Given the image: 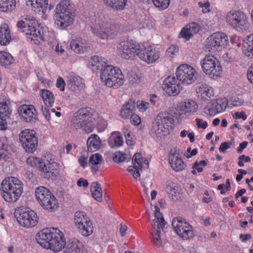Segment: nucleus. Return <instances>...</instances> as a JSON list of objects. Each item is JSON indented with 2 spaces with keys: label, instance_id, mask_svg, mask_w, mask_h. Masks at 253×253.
I'll use <instances>...</instances> for the list:
<instances>
[{
  "label": "nucleus",
  "instance_id": "1",
  "mask_svg": "<svg viewBox=\"0 0 253 253\" xmlns=\"http://www.w3.org/2000/svg\"><path fill=\"white\" fill-rule=\"evenodd\" d=\"M37 242L43 248L59 252L65 247V238L57 228H45L40 231L36 236Z\"/></svg>",
  "mask_w": 253,
  "mask_h": 253
},
{
  "label": "nucleus",
  "instance_id": "2",
  "mask_svg": "<svg viewBox=\"0 0 253 253\" xmlns=\"http://www.w3.org/2000/svg\"><path fill=\"white\" fill-rule=\"evenodd\" d=\"M75 8L73 3L68 0L60 1L56 7L54 15L55 22L62 29L72 24L75 16Z\"/></svg>",
  "mask_w": 253,
  "mask_h": 253
},
{
  "label": "nucleus",
  "instance_id": "3",
  "mask_svg": "<svg viewBox=\"0 0 253 253\" xmlns=\"http://www.w3.org/2000/svg\"><path fill=\"white\" fill-rule=\"evenodd\" d=\"M1 195L8 203L16 202L23 192V184L16 177L5 178L1 183Z\"/></svg>",
  "mask_w": 253,
  "mask_h": 253
},
{
  "label": "nucleus",
  "instance_id": "4",
  "mask_svg": "<svg viewBox=\"0 0 253 253\" xmlns=\"http://www.w3.org/2000/svg\"><path fill=\"white\" fill-rule=\"evenodd\" d=\"M26 22L21 20L17 22V27L22 32H26L27 38L38 44L44 41L43 33H41L40 26L33 17L27 16Z\"/></svg>",
  "mask_w": 253,
  "mask_h": 253
},
{
  "label": "nucleus",
  "instance_id": "5",
  "mask_svg": "<svg viewBox=\"0 0 253 253\" xmlns=\"http://www.w3.org/2000/svg\"><path fill=\"white\" fill-rule=\"evenodd\" d=\"M100 79L106 86L117 88L124 84V76L119 68L108 65L101 69Z\"/></svg>",
  "mask_w": 253,
  "mask_h": 253
},
{
  "label": "nucleus",
  "instance_id": "6",
  "mask_svg": "<svg viewBox=\"0 0 253 253\" xmlns=\"http://www.w3.org/2000/svg\"><path fill=\"white\" fill-rule=\"evenodd\" d=\"M174 122L172 116L167 112H161L155 118L153 123L152 131L158 138L168 134L172 128Z\"/></svg>",
  "mask_w": 253,
  "mask_h": 253
},
{
  "label": "nucleus",
  "instance_id": "7",
  "mask_svg": "<svg viewBox=\"0 0 253 253\" xmlns=\"http://www.w3.org/2000/svg\"><path fill=\"white\" fill-rule=\"evenodd\" d=\"M36 199L40 205L50 212L55 211L59 206L57 199L51 192L44 187H39L35 190Z\"/></svg>",
  "mask_w": 253,
  "mask_h": 253
},
{
  "label": "nucleus",
  "instance_id": "8",
  "mask_svg": "<svg viewBox=\"0 0 253 253\" xmlns=\"http://www.w3.org/2000/svg\"><path fill=\"white\" fill-rule=\"evenodd\" d=\"M92 111L91 108H83L75 113L71 122V128L75 130L82 129L86 133H90L86 128L93 120L91 118Z\"/></svg>",
  "mask_w": 253,
  "mask_h": 253
},
{
  "label": "nucleus",
  "instance_id": "9",
  "mask_svg": "<svg viewBox=\"0 0 253 253\" xmlns=\"http://www.w3.org/2000/svg\"><path fill=\"white\" fill-rule=\"evenodd\" d=\"M204 72L211 78L215 79L220 77L222 69L219 61L213 55H207L201 61Z\"/></svg>",
  "mask_w": 253,
  "mask_h": 253
},
{
  "label": "nucleus",
  "instance_id": "10",
  "mask_svg": "<svg viewBox=\"0 0 253 253\" xmlns=\"http://www.w3.org/2000/svg\"><path fill=\"white\" fill-rule=\"evenodd\" d=\"M74 220L79 232L83 236H88L93 231V226L89 218L83 212H76Z\"/></svg>",
  "mask_w": 253,
  "mask_h": 253
},
{
  "label": "nucleus",
  "instance_id": "11",
  "mask_svg": "<svg viewBox=\"0 0 253 253\" xmlns=\"http://www.w3.org/2000/svg\"><path fill=\"white\" fill-rule=\"evenodd\" d=\"M19 140L22 147L28 153H33L38 145V138L33 130L25 129L19 134Z\"/></svg>",
  "mask_w": 253,
  "mask_h": 253
},
{
  "label": "nucleus",
  "instance_id": "12",
  "mask_svg": "<svg viewBox=\"0 0 253 253\" xmlns=\"http://www.w3.org/2000/svg\"><path fill=\"white\" fill-rule=\"evenodd\" d=\"M14 215L19 223L24 227H34L38 222L37 215L33 211L16 210Z\"/></svg>",
  "mask_w": 253,
  "mask_h": 253
},
{
  "label": "nucleus",
  "instance_id": "13",
  "mask_svg": "<svg viewBox=\"0 0 253 253\" xmlns=\"http://www.w3.org/2000/svg\"><path fill=\"white\" fill-rule=\"evenodd\" d=\"M176 76L179 81L186 84H191L197 80L196 71L187 64L180 65L177 68Z\"/></svg>",
  "mask_w": 253,
  "mask_h": 253
},
{
  "label": "nucleus",
  "instance_id": "14",
  "mask_svg": "<svg viewBox=\"0 0 253 253\" xmlns=\"http://www.w3.org/2000/svg\"><path fill=\"white\" fill-rule=\"evenodd\" d=\"M226 21L233 28L240 31L245 28L248 20L246 14L240 11H230L226 17Z\"/></svg>",
  "mask_w": 253,
  "mask_h": 253
},
{
  "label": "nucleus",
  "instance_id": "15",
  "mask_svg": "<svg viewBox=\"0 0 253 253\" xmlns=\"http://www.w3.org/2000/svg\"><path fill=\"white\" fill-rule=\"evenodd\" d=\"M139 44L132 41H123L117 45L119 55L123 58L129 60L133 59L136 55Z\"/></svg>",
  "mask_w": 253,
  "mask_h": 253
},
{
  "label": "nucleus",
  "instance_id": "16",
  "mask_svg": "<svg viewBox=\"0 0 253 253\" xmlns=\"http://www.w3.org/2000/svg\"><path fill=\"white\" fill-rule=\"evenodd\" d=\"M207 48L210 51L218 50L228 43L227 36L223 33L217 32L211 35L206 41Z\"/></svg>",
  "mask_w": 253,
  "mask_h": 253
},
{
  "label": "nucleus",
  "instance_id": "17",
  "mask_svg": "<svg viewBox=\"0 0 253 253\" xmlns=\"http://www.w3.org/2000/svg\"><path fill=\"white\" fill-rule=\"evenodd\" d=\"M41 96L45 106H42L41 110L46 120H50L49 108L51 107L54 102V97L52 92L47 89L40 90Z\"/></svg>",
  "mask_w": 253,
  "mask_h": 253
},
{
  "label": "nucleus",
  "instance_id": "18",
  "mask_svg": "<svg viewBox=\"0 0 253 253\" xmlns=\"http://www.w3.org/2000/svg\"><path fill=\"white\" fill-rule=\"evenodd\" d=\"M179 81L174 77L169 76L164 80V89L169 95H176L178 94L181 89Z\"/></svg>",
  "mask_w": 253,
  "mask_h": 253
},
{
  "label": "nucleus",
  "instance_id": "19",
  "mask_svg": "<svg viewBox=\"0 0 253 253\" xmlns=\"http://www.w3.org/2000/svg\"><path fill=\"white\" fill-rule=\"evenodd\" d=\"M67 84L68 87L76 93L80 92L85 87L84 80L76 75L71 74L67 76Z\"/></svg>",
  "mask_w": 253,
  "mask_h": 253
},
{
  "label": "nucleus",
  "instance_id": "20",
  "mask_svg": "<svg viewBox=\"0 0 253 253\" xmlns=\"http://www.w3.org/2000/svg\"><path fill=\"white\" fill-rule=\"evenodd\" d=\"M18 111L21 118L26 122H31L37 118V111L33 105H22Z\"/></svg>",
  "mask_w": 253,
  "mask_h": 253
},
{
  "label": "nucleus",
  "instance_id": "21",
  "mask_svg": "<svg viewBox=\"0 0 253 253\" xmlns=\"http://www.w3.org/2000/svg\"><path fill=\"white\" fill-rule=\"evenodd\" d=\"M169 161L171 167L175 171H181L185 169V165L182 159L179 157L175 148L170 150Z\"/></svg>",
  "mask_w": 253,
  "mask_h": 253
},
{
  "label": "nucleus",
  "instance_id": "22",
  "mask_svg": "<svg viewBox=\"0 0 253 253\" xmlns=\"http://www.w3.org/2000/svg\"><path fill=\"white\" fill-rule=\"evenodd\" d=\"M91 118L93 120H91L92 122L90 123V124L86 128L88 132H91L94 130L95 126H96L100 131L105 130L107 126V122L102 117H99L98 114L93 110L92 111Z\"/></svg>",
  "mask_w": 253,
  "mask_h": 253
},
{
  "label": "nucleus",
  "instance_id": "23",
  "mask_svg": "<svg viewBox=\"0 0 253 253\" xmlns=\"http://www.w3.org/2000/svg\"><path fill=\"white\" fill-rule=\"evenodd\" d=\"M177 108L178 111L181 112V114L190 115L197 111L198 105L194 100L186 99L184 102L180 103Z\"/></svg>",
  "mask_w": 253,
  "mask_h": 253
},
{
  "label": "nucleus",
  "instance_id": "24",
  "mask_svg": "<svg viewBox=\"0 0 253 253\" xmlns=\"http://www.w3.org/2000/svg\"><path fill=\"white\" fill-rule=\"evenodd\" d=\"M227 106L228 100L226 98L217 99L212 103L211 105L208 109L209 114L210 116H213L221 113L226 109Z\"/></svg>",
  "mask_w": 253,
  "mask_h": 253
},
{
  "label": "nucleus",
  "instance_id": "25",
  "mask_svg": "<svg viewBox=\"0 0 253 253\" xmlns=\"http://www.w3.org/2000/svg\"><path fill=\"white\" fill-rule=\"evenodd\" d=\"M26 4L36 12L43 13L47 9L48 0H25Z\"/></svg>",
  "mask_w": 253,
  "mask_h": 253
},
{
  "label": "nucleus",
  "instance_id": "26",
  "mask_svg": "<svg viewBox=\"0 0 253 253\" xmlns=\"http://www.w3.org/2000/svg\"><path fill=\"white\" fill-rule=\"evenodd\" d=\"M111 28V27H106V24L102 25V26L95 25L92 27V31L96 36L102 39H105L110 34L112 33L113 30Z\"/></svg>",
  "mask_w": 253,
  "mask_h": 253
},
{
  "label": "nucleus",
  "instance_id": "27",
  "mask_svg": "<svg viewBox=\"0 0 253 253\" xmlns=\"http://www.w3.org/2000/svg\"><path fill=\"white\" fill-rule=\"evenodd\" d=\"M242 50L245 55L253 59V34L248 36L247 39L244 40Z\"/></svg>",
  "mask_w": 253,
  "mask_h": 253
},
{
  "label": "nucleus",
  "instance_id": "28",
  "mask_svg": "<svg viewBox=\"0 0 253 253\" xmlns=\"http://www.w3.org/2000/svg\"><path fill=\"white\" fill-rule=\"evenodd\" d=\"M135 109V103L132 99H129L122 106L121 116L122 118L126 119L134 113Z\"/></svg>",
  "mask_w": 253,
  "mask_h": 253
},
{
  "label": "nucleus",
  "instance_id": "29",
  "mask_svg": "<svg viewBox=\"0 0 253 253\" xmlns=\"http://www.w3.org/2000/svg\"><path fill=\"white\" fill-rule=\"evenodd\" d=\"M132 164L134 169H142L148 168L149 163L147 159L142 157L141 153H136L132 159Z\"/></svg>",
  "mask_w": 253,
  "mask_h": 253
},
{
  "label": "nucleus",
  "instance_id": "30",
  "mask_svg": "<svg viewBox=\"0 0 253 253\" xmlns=\"http://www.w3.org/2000/svg\"><path fill=\"white\" fill-rule=\"evenodd\" d=\"M64 253H86V252L80 242L73 241L67 244Z\"/></svg>",
  "mask_w": 253,
  "mask_h": 253
},
{
  "label": "nucleus",
  "instance_id": "31",
  "mask_svg": "<svg viewBox=\"0 0 253 253\" xmlns=\"http://www.w3.org/2000/svg\"><path fill=\"white\" fill-rule=\"evenodd\" d=\"M11 35L7 25L3 24L0 26V44L6 45L11 41Z\"/></svg>",
  "mask_w": 253,
  "mask_h": 253
},
{
  "label": "nucleus",
  "instance_id": "32",
  "mask_svg": "<svg viewBox=\"0 0 253 253\" xmlns=\"http://www.w3.org/2000/svg\"><path fill=\"white\" fill-rule=\"evenodd\" d=\"M87 150L90 152H95L98 150L101 145L99 137L96 134L91 135L87 140Z\"/></svg>",
  "mask_w": 253,
  "mask_h": 253
},
{
  "label": "nucleus",
  "instance_id": "33",
  "mask_svg": "<svg viewBox=\"0 0 253 253\" xmlns=\"http://www.w3.org/2000/svg\"><path fill=\"white\" fill-rule=\"evenodd\" d=\"M107 59L102 57H99L98 56H92L89 62V65L94 68L92 70H98L100 67H103L107 66Z\"/></svg>",
  "mask_w": 253,
  "mask_h": 253
},
{
  "label": "nucleus",
  "instance_id": "34",
  "mask_svg": "<svg viewBox=\"0 0 253 253\" xmlns=\"http://www.w3.org/2000/svg\"><path fill=\"white\" fill-rule=\"evenodd\" d=\"M90 191L93 198L98 202L102 200V190L98 182H94L91 184Z\"/></svg>",
  "mask_w": 253,
  "mask_h": 253
},
{
  "label": "nucleus",
  "instance_id": "35",
  "mask_svg": "<svg viewBox=\"0 0 253 253\" xmlns=\"http://www.w3.org/2000/svg\"><path fill=\"white\" fill-rule=\"evenodd\" d=\"M172 226L176 233L179 235L182 232V231L184 230L185 226L188 227V226H190L191 225L189 223L184 222L181 217H177L173 219Z\"/></svg>",
  "mask_w": 253,
  "mask_h": 253
},
{
  "label": "nucleus",
  "instance_id": "36",
  "mask_svg": "<svg viewBox=\"0 0 253 253\" xmlns=\"http://www.w3.org/2000/svg\"><path fill=\"white\" fill-rule=\"evenodd\" d=\"M104 4L116 10L125 8L127 0H102Z\"/></svg>",
  "mask_w": 253,
  "mask_h": 253
},
{
  "label": "nucleus",
  "instance_id": "37",
  "mask_svg": "<svg viewBox=\"0 0 253 253\" xmlns=\"http://www.w3.org/2000/svg\"><path fill=\"white\" fill-rule=\"evenodd\" d=\"M196 90L197 93L200 94L203 98L211 97L213 96V90L212 87L206 84L199 85Z\"/></svg>",
  "mask_w": 253,
  "mask_h": 253
},
{
  "label": "nucleus",
  "instance_id": "38",
  "mask_svg": "<svg viewBox=\"0 0 253 253\" xmlns=\"http://www.w3.org/2000/svg\"><path fill=\"white\" fill-rule=\"evenodd\" d=\"M15 0H0V11L2 12H10L15 8Z\"/></svg>",
  "mask_w": 253,
  "mask_h": 253
},
{
  "label": "nucleus",
  "instance_id": "39",
  "mask_svg": "<svg viewBox=\"0 0 253 253\" xmlns=\"http://www.w3.org/2000/svg\"><path fill=\"white\" fill-rule=\"evenodd\" d=\"M146 63L148 64L156 62L160 57V52L156 48L151 46L150 51L147 55Z\"/></svg>",
  "mask_w": 253,
  "mask_h": 253
},
{
  "label": "nucleus",
  "instance_id": "40",
  "mask_svg": "<svg viewBox=\"0 0 253 253\" xmlns=\"http://www.w3.org/2000/svg\"><path fill=\"white\" fill-rule=\"evenodd\" d=\"M151 46H145L144 45L139 44V47H137L136 55L140 59L146 62L148 53L150 51Z\"/></svg>",
  "mask_w": 253,
  "mask_h": 253
},
{
  "label": "nucleus",
  "instance_id": "41",
  "mask_svg": "<svg viewBox=\"0 0 253 253\" xmlns=\"http://www.w3.org/2000/svg\"><path fill=\"white\" fill-rule=\"evenodd\" d=\"M71 48L77 53H82L87 50L86 47L83 42L78 40H73L70 43Z\"/></svg>",
  "mask_w": 253,
  "mask_h": 253
},
{
  "label": "nucleus",
  "instance_id": "42",
  "mask_svg": "<svg viewBox=\"0 0 253 253\" xmlns=\"http://www.w3.org/2000/svg\"><path fill=\"white\" fill-rule=\"evenodd\" d=\"M13 62L11 55L8 52H0V64L5 67L10 65Z\"/></svg>",
  "mask_w": 253,
  "mask_h": 253
},
{
  "label": "nucleus",
  "instance_id": "43",
  "mask_svg": "<svg viewBox=\"0 0 253 253\" xmlns=\"http://www.w3.org/2000/svg\"><path fill=\"white\" fill-rule=\"evenodd\" d=\"M52 167L53 166L51 164L48 163L47 165H45V163L42 162L41 164V166H40L39 170L44 173L45 174V177L49 178L53 176L54 173L53 171L54 169Z\"/></svg>",
  "mask_w": 253,
  "mask_h": 253
},
{
  "label": "nucleus",
  "instance_id": "44",
  "mask_svg": "<svg viewBox=\"0 0 253 253\" xmlns=\"http://www.w3.org/2000/svg\"><path fill=\"white\" fill-rule=\"evenodd\" d=\"M10 111L6 102H0V119L4 121L9 118Z\"/></svg>",
  "mask_w": 253,
  "mask_h": 253
},
{
  "label": "nucleus",
  "instance_id": "45",
  "mask_svg": "<svg viewBox=\"0 0 253 253\" xmlns=\"http://www.w3.org/2000/svg\"><path fill=\"white\" fill-rule=\"evenodd\" d=\"M141 76L136 73L135 72L131 71L127 73V79L130 84H138L141 82Z\"/></svg>",
  "mask_w": 253,
  "mask_h": 253
},
{
  "label": "nucleus",
  "instance_id": "46",
  "mask_svg": "<svg viewBox=\"0 0 253 253\" xmlns=\"http://www.w3.org/2000/svg\"><path fill=\"white\" fill-rule=\"evenodd\" d=\"M155 210V215L156 217L157 220L159 221V224L161 226V229L162 230H164L165 225H166V222L164 220V218L162 214L160 211V209L157 206H155L154 207Z\"/></svg>",
  "mask_w": 253,
  "mask_h": 253
},
{
  "label": "nucleus",
  "instance_id": "47",
  "mask_svg": "<svg viewBox=\"0 0 253 253\" xmlns=\"http://www.w3.org/2000/svg\"><path fill=\"white\" fill-rule=\"evenodd\" d=\"M28 165L32 166L37 167L40 169V166L42 164V160L35 156H30L26 160Z\"/></svg>",
  "mask_w": 253,
  "mask_h": 253
},
{
  "label": "nucleus",
  "instance_id": "48",
  "mask_svg": "<svg viewBox=\"0 0 253 253\" xmlns=\"http://www.w3.org/2000/svg\"><path fill=\"white\" fill-rule=\"evenodd\" d=\"M184 230L182 231V232L179 234V236L182 238L183 239L188 240L190 238H192L193 236V231L192 230L191 226H185V229Z\"/></svg>",
  "mask_w": 253,
  "mask_h": 253
},
{
  "label": "nucleus",
  "instance_id": "49",
  "mask_svg": "<svg viewBox=\"0 0 253 253\" xmlns=\"http://www.w3.org/2000/svg\"><path fill=\"white\" fill-rule=\"evenodd\" d=\"M178 53V47L175 45H171L166 51V56L169 58H172Z\"/></svg>",
  "mask_w": 253,
  "mask_h": 253
},
{
  "label": "nucleus",
  "instance_id": "50",
  "mask_svg": "<svg viewBox=\"0 0 253 253\" xmlns=\"http://www.w3.org/2000/svg\"><path fill=\"white\" fill-rule=\"evenodd\" d=\"M129 159V157H128V155L120 152H116L113 157V161L118 163L128 161Z\"/></svg>",
  "mask_w": 253,
  "mask_h": 253
},
{
  "label": "nucleus",
  "instance_id": "51",
  "mask_svg": "<svg viewBox=\"0 0 253 253\" xmlns=\"http://www.w3.org/2000/svg\"><path fill=\"white\" fill-rule=\"evenodd\" d=\"M102 161L103 159L102 156L98 153H96L90 156L89 162V164H91L92 165H97L101 164Z\"/></svg>",
  "mask_w": 253,
  "mask_h": 253
},
{
  "label": "nucleus",
  "instance_id": "52",
  "mask_svg": "<svg viewBox=\"0 0 253 253\" xmlns=\"http://www.w3.org/2000/svg\"><path fill=\"white\" fill-rule=\"evenodd\" d=\"M161 231L157 230L155 233H152V240L155 245L160 247L162 246V241L160 237Z\"/></svg>",
  "mask_w": 253,
  "mask_h": 253
},
{
  "label": "nucleus",
  "instance_id": "53",
  "mask_svg": "<svg viewBox=\"0 0 253 253\" xmlns=\"http://www.w3.org/2000/svg\"><path fill=\"white\" fill-rule=\"evenodd\" d=\"M153 3L158 7L167 8L169 4L170 0H152Z\"/></svg>",
  "mask_w": 253,
  "mask_h": 253
},
{
  "label": "nucleus",
  "instance_id": "54",
  "mask_svg": "<svg viewBox=\"0 0 253 253\" xmlns=\"http://www.w3.org/2000/svg\"><path fill=\"white\" fill-rule=\"evenodd\" d=\"M124 132L125 134L127 144L129 145H133L135 141L132 137L133 134L127 129L126 130V131H124Z\"/></svg>",
  "mask_w": 253,
  "mask_h": 253
},
{
  "label": "nucleus",
  "instance_id": "55",
  "mask_svg": "<svg viewBox=\"0 0 253 253\" xmlns=\"http://www.w3.org/2000/svg\"><path fill=\"white\" fill-rule=\"evenodd\" d=\"M203 166L205 167L207 165V161L205 160H202L200 162H196L193 166V169H196L198 172H201L203 171V169L202 167H200L199 166Z\"/></svg>",
  "mask_w": 253,
  "mask_h": 253
},
{
  "label": "nucleus",
  "instance_id": "56",
  "mask_svg": "<svg viewBox=\"0 0 253 253\" xmlns=\"http://www.w3.org/2000/svg\"><path fill=\"white\" fill-rule=\"evenodd\" d=\"M232 145V143L231 142H224L221 144L219 150L220 152L224 153L226 150L229 149L231 145Z\"/></svg>",
  "mask_w": 253,
  "mask_h": 253
},
{
  "label": "nucleus",
  "instance_id": "57",
  "mask_svg": "<svg viewBox=\"0 0 253 253\" xmlns=\"http://www.w3.org/2000/svg\"><path fill=\"white\" fill-rule=\"evenodd\" d=\"M130 121L132 124L137 126L140 124V118L136 114H133L130 116Z\"/></svg>",
  "mask_w": 253,
  "mask_h": 253
},
{
  "label": "nucleus",
  "instance_id": "58",
  "mask_svg": "<svg viewBox=\"0 0 253 253\" xmlns=\"http://www.w3.org/2000/svg\"><path fill=\"white\" fill-rule=\"evenodd\" d=\"M56 85L57 88H59L61 91H64L65 89V83L61 77L57 79Z\"/></svg>",
  "mask_w": 253,
  "mask_h": 253
},
{
  "label": "nucleus",
  "instance_id": "59",
  "mask_svg": "<svg viewBox=\"0 0 253 253\" xmlns=\"http://www.w3.org/2000/svg\"><path fill=\"white\" fill-rule=\"evenodd\" d=\"M187 25L195 34H197L200 29L199 25L195 22L189 23Z\"/></svg>",
  "mask_w": 253,
  "mask_h": 253
},
{
  "label": "nucleus",
  "instance_id": "60",
  "mask_svg": "<svg viewBox=\"0 0 253 253\" xmlns=\"http://www.w3.org/2000/svg\"><path fill=\"white\" fill-rule=\"evenodd\" d=\"M196 122L197 123V126L198 128H202L205 129L208 126V123L207 122H204L202 119L197 118L196 119Z\"/></svg>",
  "mask_w": 253,
  "mask_h": 253
},
{
  "label": "nucleus",
  "instance_id": "61",
  "mask_svg": "<svg viewBox=\"0 0 253 253\" xmlns=\"http://www.w3.org/2000/svg\"><path fill=\"white\" fill-rule=\"evenodd\" d=\"M244 101L243 99L239 98H235L231 100V104L233 106H240L243 104Z\"/></svg>",
  "mask_w": 253,
  "mask_h": 253
},
{
  "label": "nucleus",
  "instance_id": "62",
  "mask_svg": "<svg viewBox=\"0 0 253 253\" xmlns=\"http://www.w3.org/2000/svg\"><path fill=\"white\" fill-rule=\"evenodd\" d=\"M77 185L79 187L83 186L84 187L86 188L88 186V183L87 180L81 178L77 181Z\"/></svg>",
  "mask_w": 253,
  "mask_h": 253
},
{
  "label": "nucleus",
  "instance_id": "63",
  "mask_svg": "<svg viewBox=\"0 0 253 253\" xmlns=\"http://www.w3.org/2000/svg\"><path fill=\"white\" fill-rule=\"evenodd\" d=\"M152 225L153 229L156 230V231L157 230L161 231L160 228H161V227L158 220L156 219H153L152 220Z\"/></svg>",
  "mask_w": 253,
  "mask_h": 253
},
{
  "label": "nucleus",
  "instance_id": "64",
  "mask_svg": "<svg viewBox=\"0 0 253 253\" xmlns=\"http://www.w3.org/2000/svg\"><path fill=\"white\" fill-rule=\"evenodd\" d=\"M235 118L236 119H243V120H245L247 119V115H246L244 111H242L241 112H236L235 114Z\"/></svg>",
  "mask_w": 253,
  "mask_h": 253
}]
</instances>
